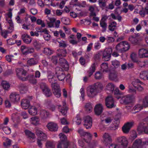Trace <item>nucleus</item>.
Instances as JSON below:
<instances>
[{
	"label": "nucleus",
	"mask_w": 148,
	"mask_h": 148,
	"mask_svg": "<svg viewBox=\"0 0 148 148\" xmlns=\"http://www.w3.org/2000/svg\"><path fill=\"white\" fill-rule=\"evenodd\" d=\"M131 59L134 62H136L138 60L136 57V55L134 53H132L130 56Z\"/></svg>",
	"instance_id": "nucleus-60"
},
{
	"label": "nucleus",
	"mask_w": 148,
	"mask_h": 148,
	"mask_svg": "<svg viewBox=\"0 0 148 148\" xmlns=\"http://www.w3.org/2000/svg\"><path fill=\"white\" fill-rule=\"evenodd\" d=\"M59 52L58 54V56L65 57L67 54V51L65 49H59L58 50Z\"/></svg>",
	"instance_id": "nucleus-41"
},
{
	"label": "nucleus",
	"mask_w": 148,
	"mask_h": 148,
	"mask_svg": "<svg viewBox=\"0 0 148 148\" xmlns=\"http://www.w3.org/2000/svg\"><path fill=\"white\" fill-rule=\"evenodd\" d=\"M10 98L11 101L15 102H17L19 100L20 97L16 92H13L10 95Z\"/></svg>",
	"instance_id": "nucleus-19"
},
{
	"label": "nucleus",
	"mask_w": 148,
	"mask_h": 148,
	"mask_svg": "<svg viewBox=\"0 0 148 148\" xmlns=\"http://www.w3.org/2000/svg\"><path fill=\"white\" fill-rule=\"evenodd\" d=\"M62 23L65 25H69V18L65 17H62L61 18Z\"/></svg>",
	"instance_id": "nucleus-52"
},
{
	"label": "nucleus",
	"mask_w": 148,
	"mask_h": 148,
	"mask_svg": "<svg viewBox=\"0 0 148 148\" xmlns=\"http://www.w3.org/2000/svg\"><path fill=\"white\" fill-rule=\"evenodd\" d=\"M112 52V49L111 48L106 49L103 52L102 51V58L105 61H108L110 60L111 57V55Z\"/></svg>",
	"instance_id": "nucleus-4"
},
{
	"label": "nucleus",
	"mask_w": 148,
	"mask_h": 148,
	"mask_svg": "<svg viewBox=\"0 0 148 148\" xmlns=\"http://www.w3.org/2000/svg\"><path fill=\"white\" fill-rule=\"evenodd\" d=\"M102 74L100 73L99 72H96L95 74V78L97 79H100L102 78Z\"/></svg>",
	"instance_id": "nucleus-59"
},
{
	"label": "nucleus",
	"mask_w": 148,
	"mask_h": 148,
	"mask_svg": "<svg viewBox=\"0 0 148 148\" xmlns=\"http://www.w3.org/2000/svg\"><path fill=\"white\" fill-rule=\"evenodd\" d=\"M25 133L26 135L29 138L34 139L35 138V137L34 134L29 131L26 130L25 131Z\"/></svg>",
	"instance_id": "nucleus-36"
},
{
	"label": "nucleus",
	"mask_w": 148,
	"mask_h": 148,
	"mask_svg": "<svg viewBox=\"0 0 148 148\" xmlns=\"http://www.w3.org/2000/svg\"><path fill=\"white\" fill-rule=\"evenodd\" d=\"M137 130L139 133L144 132L145 133L148 134V125H141L137 128Z\"/></svg>",
	"instance_id": "nucleus-17"
},
{
	"label": "nucleus",
	"mask_w": 148,
	"mask_h": 148,
	"mask_svg": "<svg viewBox=\"0 0 148 148\" xmlns=\"http://www.w3.org/2000/svg\"><path fill=\"white\" fill-rule=\"evenodd\" d=\"M85 109L87 112L90 113L92 110V105L90 103H87L85 106Z\"/></svg>",
	"instance_id": "nucleus-26"
},
{
	"label": "nucleus",
	"mask_w": 148,
	"mask_h": 148,
	"mask_svg": "<svg viewBox=\"0 0 148 148\" xmlns=\"http://www.w3.org/2000/svg\"><path fill=\"white\" fill-rule=\"evenodd\" d=\"M1 85L3 88L5 90H8L10 87V85L7 82L3 81L1 82Z\"/></svg>",
	"instance_id": "nucleus-33"
},
{
	"label": "nucleus",
	"mask_w": 148,
	"mask_h": 148,
	"mask_svg": "<svg viewBox=\"0 0 148 148\" xmlns=\"http://www.w3.org/2000/svg\"><path fill=\"white\" fill-rule=\"evenodd\" d=\"M130 47L129 44L127 42L123 41L116 45L115 49L118 52L123 53L128 50Z\"/></svg>",
	"instance_id": "nucleus-2"
},
{
	"label": "nucleus",
	"mask_w": 148,
	"mask_h": 148,
	"mask_svg": "<svg viewBox=\"0 0 148 148\" xmlns=\"http://www.w3.org/2000/svg\"><path fill=\"white\" fill-rule=\"evenodd\" d=\"M46 148H55V145L54 143L52 142L48 141L46 143Z\"/></svg>",
	"instance_id": "nucleus-46"
},
{
	"label": "nucleus",
	"mask_w": 148,
	"mask_h": 148,
	"mask_svg": "<svg viewBox=\"0 0 148 148\" xmlns=\"http://www.w3.org/2000/svg\"><path fill=\"white\" fill-rule=\"evenodd\" d=\"M60 140L59 142H66L68 143L67 140V138L66 136L62 133H61L59 135Z\"/></svg>",
	"instance_id": "nucleus-42"
},
{
	"label": "nucleus",
	"mask_w": 148,
	"mask_h": 148,
	"mask_svg": "<svg viewBox=\"0 0 148 148\" xmlns=\"http://www.w3.org/2000/svg\"><path fill=\"white\" fill-rule=\"evenodd\" d=\"M117 75L116 72L113 71L110 72L109 75L110 79L112 80H114L116 79Z\"/></svg>",
	"instance_id": "nucleus-37"
},
{
	"label": "nucleus",
	"mask_w": 148,
	"mask_h": 148,
	"mask_svg": "<svg viewBox=\"0 0 148 148\" xmlns=\"http://www.w3.org/2000/svg\"><path fill=\"white\" fill-rule=\"evenodd\" d=\"M37 63L36 60L34 58H31L27 61V64L29 66H32L36 64Z\"/></svg>",
	"instance_id": "nucleus-35"
},
{
	"label": "nucleus",
	"mask_w": 148,
	"mask_h": 148,
	"mask_svg": "<svg viewBox=\"0 0 148 148\" xmlns=\"http://www.w3.org/2000/svg\"><path fill=\"white\" fill-rule=\"evenodd\" d=\"M49 115V113L47 111L42 110L41 111L40 113V116L42 119H45L47 118Z\"/></svg>",
	"instance_id": "nucleus-34"
},
{
	"label": "nucleus",
	"mask_w": 148,
	"mask_h": 148,
	"mask_svg": "<svg viewBox=\"0 0 148 148\" xmlns=\"http://www.w3.org/2000/svg\"><path fill=\"white\" fill-rule=\"evenodd\" d=\"M139 14L142 17H144L146 14H148V8L147 7L142 8L139 11Z\"/></svg>",
	"instance_id": "nucleus-29"
},
{
	"label": "nucleus",
	"mask_w": 148,
	"mask_h": 148,
	"mask_svg": "<svg viewBox=\"0 0 148 148\" xmlns=\"http://www.w3.org/2000/svg\"><path fill=\"white\" fill-rule=\"evenodd\" d=\"M116 23L115 21H113L110 23L108 26L109 30L111 31L114 30L116 26Z\"/></svg>",
	"instance_id": "nucleus-39"
},
{
	"label": "nucleus",
	"mask_w": 148,
	"mask_h": 148,
	"mask_svg": "<svg viewBox=\"0 0 148 148\" xmlns=\"http://www.w3.org/2000/svg\"><path fill=\"white\" fill-rule=\"evenodd\" d=\"M47 78L48 81L51 84V87L53 86V85L55 86L58 84L56 83V77L53 73L50 71L48 72Z\"/></svg>",
	"instance_id": "nucleus-8"
},
{
	"label": "nucleus",
	"mask_w": 148,
	"mask_h": 148,
	"mask_svg": "<svg viewBox=\"0 0 148 148\" xmlns=\"http://www.w3.org/2000/svg\"><path fill=\"white\" fill-rule=\"evenodd\" d=\"M116 141L123 147H126L128 144L127 139L124 136L117 137L116 138Z\"/></svg>",
	"instance_id": "nucleus-6"
},
{
	"label": "nucleus",
	"mask_w": 148,
	"mask_h": 148,
	"mask_svg": "<svg viewBox=\"0 0 148 148\" xmlns=\"http://www.w3.org/2000/svg\"><path fill=\"white\" fill-rule=\"evenodd\" d=\"M51 36L48 33H44L43 35V37L44 39L46 40H49L50 39Z\"/></svg>",
	"instance_id": "nucleus-63"
},
{
	"label": "nucleus",
	"mask_w": 148,
	"mask_h": 148,
	"mask_svg": "<svg viewBox=\"0 0 148 148\" xmlns=\"http://www.w3.org/2000/svg\"><path fill=\"white\" fill-rule=\"evenodd\" d=\"M143 107L140 104H137L133 108V109L134 110H137L136 112H138L143 109Z\"/></svg>",
	"instance_id": "nucleus-53"
},
{
	"label": "nucleus",
	"mask_w": 148,
	"mask_h": 148,
	"mask_svg": "<svg viewBox=\"0 0 148 148\" xmlns=\"http://www.w3.org/2000/svg\"><path fill=\"white\" fill-rule=\"evenodd\" d=\"M123 100L125 104H129L132 102L133 98L132 96L127 95L123 97Z\"/></svg>",
	"instance_id": "nucleus-23"
},
{
	"label": "nucleus",
	"mask_w": 148,
	"mask_h": 148,
	"mask_svg": "<svg viewBox=\"0 0 148 148\" xmlns=\"http://www.w3.org/2000/svg\"><path fill=\"white\" fill-rule=\"evenodd\" d=\"M12 31L10 32L5 30H3L2 32H1V35L5 38H6L8 36V34L11 33Z\"/></svg>",
	"instance_id": "nucleus-56"
},
{
	"label": "nucleus",
	"mask_w": 148,
	"mask_h": 148,
	"mask_svg": "<svg viewBox=\"0 0 148 148\" xmlns=\"http://www.w3.org/2000/svg\"><path fill=\"white\" fill-rule=\"evenodd\" d=\"M21 50L23 54H27V49L26 46L24 45L22 46L21 48Z\"/></svg>",
	"instance_id": "nucleus-55"
},
{
	"label": "nucleus",
	"mask_w": 148,
	"mask_h": 148,
	"mask_svg": "<svg viewBox=\"0 0 148 148\" xmlns=\"http://www.w3.org/2000/svg\"><path fill=\"white\" fill-rule=\"evenodd\" d=\"M138 64L139 66L141 67H145L146 64L145 61L141 62L138 60L136 62Z\"/></svg>",
	"instance_id": "nucleus-62"
},
{
	"label": "nucleus",
	"mask_w": 148,
	"mask_h": 148,
	"mask_svg": "<svg viewBox=\"0 0 148 148\" xmlns=\"http://www.w3.org/2000/svg\"><path fill=\"white\" fill-rule=\"evenodd\" d=\"M143 106L148 107V96H145L143 99Z\"/></svg>",
	"instance_id": "nucleus-48"
},
{
	"label": "nucleus",
	"mask_w": 148,
	"mask_h": 148,
	"mask_svg": "<svg viewBox=\"0 0 148 148\" xmlns=\"http://www.w3.org/2000/svg\"><path fill=\"white\" fill-rule=\"evenodd\" d=\"M68 143L66 142H59L57 145V148H67Z\"/></svg>",
	"instance_id": "nucleus-28"
},
{
	"label": "nucleus",
	"mask_w": 148,
	"mask_h": 148,
	"mask_svg": "<svg viewBox=\"0 0 148 148\" xmlns=\"http://www.w3.org/2000/svg\"><path fill=\"white\" fill-rule=\"evenodd\" d=\"M128 91L129 92L133 94H136V90L130 86H129V88Z\"/></svg>",
	"instance_id": "nucleus-64"
},
{
	"label": "nucleus",
	"mask_w": 148,
	"mask_h": 148,
	"mask_svg": "<svg viewBox=\"0 0 148 148\" xmlns=\"http://www.w3.org/2000/svg\"><path fill=\"white\" fill-rule=\"evenodd\" d=\"M106 19L104 17H103L100 21V25L102 27L103 30L102 32H105L106 29L107 27V24L105 21Z\"/></svg>",
	"instance_id": "nucleus-24"
},
{
	"label": "nucleus",
	"mask_w": 148,
	"mask_h": 148,
	"mask_svg": "<svg viewBox=\"0 0 148 148\" xmlns=\"http://www.w3.org/2000/svg\"><path fill=\"white\" fill-rule=\"evenodd\" d=\"M19 88L21 93L22 94L25 93L27 90V86L25 84H20Z\"/></svg>",
	"instance_id": "nucleus-32"
},
{
	"label": "nucleus",
	"mask_w": 148,
	"mask_h": 148,
	"mask_svg": "<svg viewBox=\"0 0 148 148\" xmlns=\"http://www.w3.org/2000/svg\"><path fill=\"white\" fill-rule=\"evenodd\" d=\"M103 89L102 84L97 82L93 86H89L87 88V93L88 97H93L97 94L101 92Z\"/></svg>",
	"instance_id": "nucleus-1"
},
{
	"label": "nucleus",
	"mask_w": 148,
	"mask_h": 148,
	"mask_svg": "<svg viewBox=\"0 0 148 148\" xmlns=\"http://www.w3.org/2000/svg\"><path fill=\"white\" fill-rule=\"evenodd\" d=\"M129 40L133 44H136L138 42L137 38L136 37H134L133 36H132L129 38Z\"/></svg>",
	"instance_id": "nucleus-50"
},
{
	"label": "nucleus",
	"mask_w": 148,
	"mask_h": 148,
	"mask_svg": "<svg viewBox=\"0 0 148 148\" xmlns=\"http://www.w3.org/2000/svg\"><path fill=\"white\" fill-rule=\"evenodd\" d=\"M146 144H148V142L147 141L142 143L141 140L136 139L133 143V146L136 148H141L142 145H143Z\"/></svg>",
	"instance_id": "nucleus-14"
},
{
	"label": "nucleus",
	"mask_w": 148,
	"mask_h": 148,
	"mask_svg": "<svg viewBox=\"0 0 148 148\" xmlns=\"http://www.w3.org/2000/svg\"><path fill=\"white\" fill-rule=\"evenodd\" d=\"M28 112L31 115H35L37 113V108L35 106H33L28 110Z\"/></svg>",
	"instance_id": "nucleus-40"
},
{
	"label": "nucleus",
	"mask_w": 148,
	"mask_h": 148,
	"mask_svg": "<svg viewBox=\"0 0 148 148\" xmlns=\"http://www.w3.org/2000/svg\"><path fill=\"white\" fill-rule=\"evenodd\" d=\"M113 118L112 117L109 116L106 117L103 120H102V121H104L106 124L109 125L113 120Z\"/></svg>",
	"instance_id": "nucleus-43"
},
{
	"label": "nucleus",
	"mask_w": 148,
	"mask_h": 148,
	"mask_svg": "<svg viewBox=\"0 0 148 148\" xmlns=\"http://www.w3.org/2000/svg\"><path fill=\"white\" fill-rule=\"evenodd\" d=\"M103 108L102 105L99 104L96 105L94 109L95 114L97 115H100L103 111Z\"/></svg>",
	"instance_id": "nucleus-21"
},
{
	"label": "nucleus",
	"mask_w": 148,
	"mask_h": 148,
	"mask_svg": "<svg viewBox=\"0 0 148 148\" xmlns=\"http://www.w3.org/2000/svg\"><path fill=\"white\" fill-rule=\"evenodd\" d=\"M114 86L113 84L111 83H109L106 86V90L110 91V94L113 92L114 90Z\"/></svg>",
	"instance_id": "nucleus-30"
},
{
	"label": "nucleus",
	"mask_w": 148,
	"mask_h": 148,
	"mask_svg": "<svg viewBox=\"0 0 148 148\" xmlns=\"http://www.w3.org/2000/svg\"><path fill=\"white\" fill-rule=\"evenodd\" d=\"M119 8H116V9H115V14H117V15H120V14H121V12H124L125 13H126L128 11V9L127 8H124L123 9V10H121V12H120V13H119L118 12V11Z\"/></svg>",
	"instance_id": "nucleus-57"
},
{
	"label": "nucleus",
	"mask_w": 148,
	"mask_h": 148,
	"mask_svg": "<svg viewBox=\"0 0 148 148\" xmlns=\"http://www.w3.org/2000/svg\"><path fill=\"white\" fill-rule=\"evenodd\" d=\"M92 120L89 116H86L84 117V126L86 129L91 128L92 126Z\"/></svg>",
	"instance_id": "nucleus-9"
},
{
	"label": "nucleus",
	"mask_w": 148,
	"mask_h": 148,
	"mask_svg": "<svg viewBox=\"0 0 148 148\" xmlns=\"http://www.w3.org/2000/svg\"><path fill=\"white\" fill-rule=\"evenodd\" d=\"M47 126L48 129L52 132H56L57 131L58 127L57 125L53 122H50L48 124Z\"/></svg>",
	"instance_id": "nucleus-13"
},
{
	"label": "nucleus",
	"mask_w": 148,
	"mask_h": 148,
	"mask_svg": "<svg viewBox=\"0 0 148 148\" xmlns=\"http://www.w3.org/2000/svg\"><path fill=\"white\" fill-rule=\"evenodd\" d=\"M63 106H62L60 105H58V109L60 112L62 114L65 116L68 110L66 106V103L63 101L62 102Z\"/></svg>",
	"instance_id": "nucleus-16"
},
{
	"label": "nucleus",
	"mask_w": 148,
	"mask_h": 148,
	"mask_svg": "<svg viewBox=\"0 0 148 148\" xmlns=\"http://www.w3.org/2000/svg\"><path fill=\"white\" fill-rule=\"evenodd\" d=\"M138 83H140L141 84H143V82H141L140 80L138 79H136L134 81L132 82V85L136 88L137 87V86H136V85H137L138 86V85L137 84Z\"/></svg>",
	"instance_id": "nucleus-54"
},
{
	"label": "nucleus",
	"mask_w": 148,
	"mask_h": 148,
	"mask_svg": "<svg viewBox=\"0 0 148 148\" xmlns=\"http://www.w3.org/2000/svg\"><path fill=\"white\" fill-rule=\"evenodd\" d=\"M101 70L103 72H107L109 70L107 63H103L101 65Z\"/></svg>",
	"instance_id": "nucleus-31"
},
{
	"label": "nucleus",
	"mask_w": 148,
	"mask_h": 148,
	"mask_svg": "<svg viewBox=\"0 0 148 148\" xmlns=\"http://www.w3.org/2000/svg\"><path fill=\"white\" fill-rule=\"evenodd\" d=\"M77 132L81 136H84L86 134H87V132H85L83 129L81 128L77 130Z\"/></svg>",
	"instance_id": "nucleus-61"
},
{
	"label": "nucleus",
	"mask_w": 148,
	"mask_h": 148,
	"mask_svg": "<svg viewBox=\"0 0 148 148\" xmlns=\"http://www.w3.org/2000/svg\"><path fill=\"white\" fill-rule=\"evenodd\" d=\"M112 65L115 68H117L120 66V63L119 61L115 60L111 61Z\"/></svg>",
	"instance_id": "nucleus-51"
},
{
	"label": "nucleus",
	"mask_w": 148,
	"mask_h": 148,
	"mask_svg": "<svg viewBox=\"0 0 148 148\" xmlns=\"http://www.w3.org/2000/svg\"><path fill=\"white\" fill-rule=\"evenodd\" d=\"M56 74L59 80L63 81L65 77V75L61 69L58 68L56 69Z\"/></svg>",
	"instance_id": "nucleus-10"
},
{
	"label": "nucleus",
	"mask_w": 148,
	"mask_h": 148,
	"mask_svg": "<svg viewBox=\"0 0 148 148\" xmlns=\"http://www.w3.org/2000/svg\"><path fill=\"white\" fill-rule=\"evenodd\" d=\"M40 86L43 94L46 97H49L51 96L52 94L51 90L45 83H41Z\"/></svg>",
	"instance_id": "nucleus-5"
},
{
	"label": "nucleus",
	"mask_w": 148,
	"mask_h": 148,
	"mask_svg": "<svg viewBox=\"0 0 148 148\" xmlns=\"http://www.w3.org/2000/svg\"><path fill=\"white\" fill-rule=\"evenodd\" d=\"M107 1H99V4L100 7L102 9H103L104 8L106 7V3Z\"/></svg>",
	"instance_id": "nucleus-58"
},
{
	"label": "nucleus",
	"mask_w": 148,
	"mask_h": 148,
	"mask_svg": "<svg viewBox=\"0 0 148 148\" xmlns=\"http://www.w3.org/2000/svg\"><path fill=\"white\" fill-rule=\"evenodd\" d=\"M17 75L18 78L22 81H25L28 79V77H24L26 75L27 72L22 68H17L16 69Z\"/></svg>",
	"instance_id": "nucleus-3"
},
{
	"label": "nucleus",
	"mask_w": 148,
	"mask_h": 148,
	"mask_svg": "<svg viewBox=\"0 0 148 148\" xmlns=\"http://www.w3.org/2000/svg\"><path fill=\"white\" fill-rule=\"evenodd\" d=\"M43 53L49 56L53 53V51L49 48H45L44 49Z\"/></svg>",
	"instance_id": "nucleus-44"
},
{
	"label": "nucleus",
	"mask_w": 148,
	"mask_h": 148,
	"mask_svg": "<svg viewBox=\"0 0 148 148\" xmlns=\"http://www.w3.org/2000/svg\"><path fill=\"white\" fill-rule=\"evenodd\" d=\"M102 55V51H100L94 55V58L95 60H99Z\"/></svg>",
	"instance_id": "nucleus-45"
},
{
	"label": "nucleus",
	"mask_w": 148,
	"mask_h": 148,
	"mask_svg": "<svg viewBox=\"0 0 148 148\" xmlns=\"http://www.w3.org/2000/svg\"><path fill=\"white\" fill-rule=\"evenodd\" d=\"M21 38L23 42L27 44H30L32 40V38L30 36L26 34H22Z\"/></svg>",
	"instance_id": "nucleus-18"
},
{
	"label": "nucleus",
	"mask_w": 148,
	"mask_h": 148,
	"mask_svg": "<svg viewBox=\"0 0 148 148\" xmlns=\"http://www.w3.org/2000/svg\"><path fill=\"white\" fill-rule=\"evenodd\" d=\"M22 108L24 109H28L30 105V101L27 99H23L21 103Z\"/></svg>",
	"instance_id": "nucleus-22"
},
{
	"label": "nucleus",
	"mask_w": 148,
	"mask_h": 148,
	"mask_svg": "<svg viewBox=\"0 0 148 148\" xmlns=\"http://www.w3.org/2000/svg\"><path fill=\"white\" fill-rule=\"evenodd\" d=\"M53 90V93L57 97L59 98L61 95L60 87L58 84L55 86L53 85L52 87Z\"/></svg>",
	"instance_id": "nucleus-11"
},
{
	"label": "nucleus",
	"mask_w": 148,
	"mask_h": 148,
	"mask_svg": "<svg viewBox=\"0 0 148 148\" xmlns=\"http://www.w3.org/2000/svg\"><path fill=\"white\" fill-rule=\"evenodd\" d=\"M103 137L104 140H107L110 141L112 140L111 137L108 133H104L103 135Z\"/></svg>",
	"instance_id": "nucleus-47"
},
{
	"label": "nucleus",
	"mask_w": 148,
	"mask_h": 148,
	"mask_svg": "<svg viewBox=\"0 0 148 148\" xmlns=\"http://www.w3.org/2000/svg\"><path fill=\"white\" fill-rule=\"evenodd\" d=\"M95 63L92 64L89 70L87 72L88 74L89 77L90 76L93 74V73L95 72Z\"/></svg>",
	"instance_id": "nucleus-25"
},
{
	"label": "nucleus",
	"mask_w": 148,
	"mask_h": 148,
	"mask_svg": "<svg viewBox=\"0 0 148 148\" xmlns=\"http://www.w3.org/2000/svg\"><path fill=\"white\" fill-rule=\"evenodd\" d=\"M33 45L37 49H39L41 48V44L36 40H34L33 41Z\"/></svg>",
	"instance_id": "nucleus-49"
},
{
	"label": "nucleus",
	"mask_w": 148,
	"mask_h": 148,
	"mask_svg": "<svg viewBox=\"0 0 148 148\" xmlns=\"http://www.w3.org/2000/svg\"><path fill=\"white\" fill-rule=\"evenodd\" d=\"M133 124L132 122H128L125 124L122 127V130L124 133H128Z\"/></svg>",
	"instance_id": "nucleus-12"
},
{
	"label": "nucleus",
	"mask_w": 148,
	"mask_h": 148,
	"mask_svg": "<svg viewBox=\"0 0 148 148\" xmlns=\"http://www.w3.org/2000/svg\"><path fill=\"white\" fill-rule=\"evenodd\" d=\"M105 105L107 108H112L115 107L113 98L112 96H108L105 99Z\"/></svg>",
	"instance_id": "nucleus-7"
},
{
	"label": "nucleus",
	"mask_w": 148,
	"mask_h": 148,
	"mask_svg": "<svg viewBox=\"0 0 148 148\" xmlns=\"http://www.w3.org/2000/svg\"><path fill=\"white\" fill-rule=\"evenodd\" d=\"M138 56L140 58L148 57V50L143 49H140L138 51Z\"/></svg>",
	"instance_id": "nucleus-20"
},
{
	"label": "nucleus",
	"mask_w": 148,
	"mask_h": 148,
	"mask_svg": "<svg viewBox=\"0 0 148 148\" xmlns=\"http://www.w3.org/2000/svg\"><path fill=\"white\" fill-rule=\"evenodd\" d=\"M31 123L34 125H37L39 124L40 119L38 117L34 116L31 119Z\"/></svg>",
	"instance_id": "nucleus-27"
},
{
	"label": "nucleus",
	"mask_w": 148,
	"mask_h": 148,
	"mask_svg": "<svg viewBox=\"0 0 148 148\" xmlns=\"http://www.w3.org/2000/svg\"><path fill=\"white\" fill-rule=\"evenodd\" d=\"M0 129H2L6 134H9L11 132V129L7 127H3V124L0 125Z\"/></svg>",
	"instance_id": "nucleus-38"
},
{
	"label": "nucleus",
	"mask_w": 148,
	"mask_h": 148,
	"mask_svg": "<svg viewBox=\"0 0 148 148\" xmlns=\"http://www.w3.org/2000/svg\"><path fill=\"white\" fill-rule=\"evenodd\" d=\"M59 62L60 66L64 69L67 70L69 69V65L67 61L64 58H61L59 59Z\"/></svg>",
	"instance_id": "nucleus-15"
}]
</instances>
